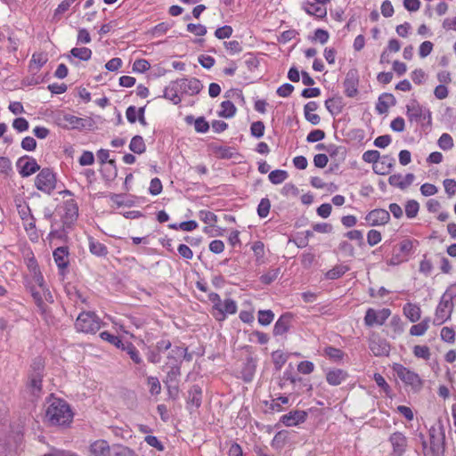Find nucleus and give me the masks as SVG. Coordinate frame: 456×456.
<instances>
[{"label": "nucleus", "mask_w": 456, "mask_h": 456, "mask_svg": "<svg viewBox=\"0 0 456 456\" xmlns=\"http://www.w3.org/2000/svg\"><path fill=\"white\" fill-rule=\"evenodd\" d=\"M30 275L31 280L27 282V288L31 293V296L41 315L47 322H49L52 321V315L49 311V307L45 303V301L53 303V295L49 289L46 287L40 270L30 273Z\"/></svg>", "instance_id": "f257e3e1"}, {"label": "nucleus", "mask_w": 456, "mask_h": 456, "mask_svg": "<svg viewBox=\"0 0 456 456\" xmlns=\"http://www.w3.org/2000/svg\"><path fill=\"white\" fill-rule=\"evenodd\" d=\"M73 414L69 405L63 400L55 399L47 407L45 419L52 426H65L71 422Z\"/></svg>", "instance_id": "f03ea898"}, {"label": "nucleus", "mask_w": 456, "mask_h": 456, "mask_svg": "<svg viewBox=\"0 0 456 456\" xmlns=\"http://www.w3.org/2000/svg\"><path fill=\"white\" fill-rule=\"evenodd\" d=\"M456 296V290L453 288H448L441 297L440 302L436 306L433 324L436 326L442 325L451 319L453 310L452 299Z\"/></svg>", "instance_id": "7ed1b4c3"}, {"label": "nucleus", "mask_w": 456, "mask_h": 456, "mask_svg": "<svg viewBox=\"0 0 456 456\" xmlns=\"http://www.w3.org/2000/svg\"><path fill=\"white\" fill-rule=\"evenodd\" d=\"M101 327V319L93 312H82L75 322L77 331L83 333L94 334Z\"/></svg>", "instance_id": "20e7f679"}, {"label": "nucleus", "mask_w": 456, "mask_h": 456, "mask_svg": "<svg viewBox=\"0 0 456 456\" xmlns=\"http://www.w3.org/2000/svg\"><path fill=\"white\" fill-rule=\"evenodd\" d=\"M392 370L397 378L400 379L405 386L411 387L413 391L418 392L422 388L423 380L418 373L400 363H394Z\"/></svg>", "instance_id": "39448f33"}, {"label": "nucleus", "mask_w": 456, "mask_h": 456, "mask_svg": "<svg viewBox=\"0 0 456 456\" xmlns=\"http://www.w3.org/2000/svg\"><path fill=\"white\" fill-rule=\"evenodd\" d=\"M57 212L61 217L63 225L69 227L77 218L78 207L74 199L69 198L58 206Z\"/></svg>", "instance_id": "423d86ee"}, {"label": "nucleus", "mask_w": 456, "mask_h": 456, "mask_svg": "<svg viewBox=\"0 0 456 456\" xmlns=\"http://www.w3.org/2000/svg\"><path fill=\"white\" fill-rule=\"evenodd\" d=\"M406 116L410 122H420L422 119H428L431 124L432 117L428 109L421 106L415 99L411 100L406 105Z\"/></svg>", "instance_id": "0eeeda50"}, {"label": "nucleus", "mask_w": 456, "mask_h": 456, "mask_svg": "<svg viewBox=\"0 0 456 456\" xmlns=\"http://www.w3.org/2000/svg\"><path fill=\"white\" fill-rule=\"evenodd\" d=\"M35 184L37 190L51 194L56 187V177L54 173L49 168H43L35 179Z\"/></svg>", "instance_id": "6e6552de"}, {"label": "nucleus", "mask_w": 456, "mask_h": 456, "mask_svg": "<svg viewBox=\"0 0 456 456\" xmlns=\"http://www.w3.org/2000/svg\"><path fill=\"white\" fill-rule=\"evenodd\" d=\"M412 241L404 240L401 241L397 248L394 249L391 258L387 261L390 265H398L403 262L407 261V256L412 250Z\"/></svg>", "instance_id": "1a4fd4ad"}, {"label": "nucleus", "mask_w": 456, "mask_h": 456, "mask_svg": "<svg viewBox=\"0 0 456 456\" xmlns=\"http://www.w3.org/2000/svg\"><path fill=\"white\" fill-rule=\"evenodd\" d=\"M175 84V86H177L178 91L181 93V94H188V95H195L198 94L201 89L203 88V86L201 82L195 77L192 78H181L174 81Z\"/></svg>", "instance_id": "9d476101"}, {"label": "nucleus", "mask_w": 456, "mask_h": 456, "mask_svg": "<svg viewBox=\"0 0 456 456\" xmlns=\"http://www.w3.org/2000/svg\"><path fill=\"white\" fill-rule=\"evenodd\" d=\"M390 315L391 310L388 308H383L379 311L369 308L364 316V323L368 327L383 325Z\"/></svg>", "instance_id": "9b49d317"}, {"label": "nucleus", "mask_w": 456, "mask_h": 456, "mask_svg": "<svg viewBox=\"0 0 456 456\" xmlns=\"http://www.w3.org/2000/svg\"><path fill=\"white\" fill-rule=\"evenodd\" d=\"M117 444L110 445L106 440H96L89 446L88 456H115Z\"/></svg>", "instance_id": "f8f14e48"}, {"label": "nucleus", "mask_w": 456, "mask_h": 456, "mask_svg": "<svg viewBox=\"0 0 456 456\" xmlns=\"http://www.w3.org/2000/svg\"><path fill=\"white\" fill-rule=\"evenodd\" d=\"M392 446L393 456H403L407 450L408 439L402 432L396 431L390 435L388 438Z\"/></svg>", "instance_id": "ddd939ff"}, {"label": "nucleus", "mask_w": 456, "mask_h": 456, "mask_svg": "<svg viewBox=\"0 0 456 456\" xmlns=\"http://www.w3.org/2000/svg\"><path fill=\"white\" fill-rule=\"evenodd\" d=\"M16 165L22 177H28L40 169L36 159L28 156L20 158Z\"/></svg>", "instance_id": "4468645a"}, {"label": "nucleus", "mask_w": 456, "mask_h": 456, "mask_svg": "<svg viewBox=\"0 0 456 456\" xmlns=\"http://www.w3.org/2000/svg\"><path fill=\"white\" fill-rule=\"evenodd\" d=\"M345 94L347 97L353 98L358 94L359 75L356 69H350L344 80Z\"/></svg>", "instance_id": "2eb2a0df"}, {"label": "nucleus", "mask_w": 456, "mask_h": 456, "mask_svg": "<svg viewBox=\"0 0 456 456\" xmlns=\"http://www.w3.org/2000/svg\"><path fill=\"white\" fill-rule=\"evenodd\" d=\"M68 247H58L53 253V260L59 269V273L64 275L69 265Z\"/></svg>", "instance_id": "dca6fc26"}, {"label": "nucleus", "mask_w": 456, "mask_h": 456, "mask_svg": "<svg viewBox=\"0 0 456 456\" xmlns=\"http://www.w3.org/2000/svg\"><path fill=\"white\" fill-rule=\"evenodd\" d=\"M365 220L371 226L384 225L390 220V214L387 210L377 208L369 212Z\"/></svg>", "instance_id": "f3484780"}, {"label": "nucleus", "mask_w": 456, "mask_h": 456, "mask_svg": "<svg viewBox=\"0 0 456 456\" xmlns=\"http://www.w3.org/2000/svg\"><path fill=\"white\" fill-rule=\"evenodd\" d=\"M238 309L237 303L232 298H225L222 301L221 306L213 313L215 318L221 322L225 320L227 314H236Z\"/></svg>", "instance_id": "a211bd4d"}, {"label": "nucleus", "mask_w": 456, "mask_h": 456, "mask_svg": "<svg viewBox=\"0 0 456 456\" xmlns=\"http://www.w3.org/2000/svg\"><path fill=\"white\" fill-rule=\"evenodd\" d=\"M307 418V412L305 411L296 410L291 411L287 414H284L281 418V421L286 427H294L305 421Z\"/></svg>", "instance_id": "6ab92c4d"}, {"label": "nucleus", "mask_w": 456, "mask_h": 456, "mask_svg": "<svg viewBox=\"0 0 456 456\" xmlns=\"http://www.w3.org/2000/svg\"><path fill=\"white\" fill-rule=\"evenodd\" d=\"M395 159L390 155H384L382 157L379 156V160L373 166V170L378 175H387L391 172L393 167L395 166Z\"/></svg>", "instance_id": "aec40b11"}, {"label": "nucleus", "mask_w": 456, "mask_h": 456, "mask_svg": "<svg viewBox=\"0 0 456 456\" xmlns=\"http://www.w3.org/2000/svg\"><path fill=\"white\" fill-rule=\"evenodd\" d=\"M369 347L375 356L387 355L390 351L387 342L379 337H373L370 339Z\"/></svg>", "instance_id": "412c9836"}, {"label": "nucleus", "mask_w": 456, "mask_h": 456, "mask_svg": "<svg viewBox=\"0 0 456 456\" xmlns=\"http://www.w3.org/2000/svg\"><path fill=\"white\" fill-rule=\"evenodd\" d=\"M414 178L413 174H407L405 176H403L401 174H395L389 176L388 183L394 187L404 190L413 183Z\"/></svg>", "instance_id": "4be33fe9"}, {"label": "nucleus", "mask_w": 456, "mask_h": 456, "mask_svg": "<svg viewBox=\"0 0 456 456\" xmlns=\"http://www.w3.org/2000/svg\"><path fill=\"white\" fill-rule=\"evenodd\" d=\"M348 378L346 370L341 369H330L326 373V381L330 386H339Z\"/></svg>", "instance_id": "5701e85b"}, {"label": "nucleus", "mask_w": 456, "mask_h": 456, "mask_svg": "<svg viewBox=\"0 0 456 456\" xmlns=\"http://www.w3.org/2000/svg\"><path fill=\"white\" fill-rule=\"evenodd\" d=\"M59 125L66 129H76L84 126V119L71 114H64L59 118Z\"/></svg>", "instance_id": "b1692460"}, {"label": "nucleus", "mask_w": 456, "mask_h": 456, "mask_svg": "<svg viewBox=\"0 0 456 456\" xmlns=\"http://www.w3.org/2000/svg\"><path fill=\"white\" fill-rule=\"evenodd\" d=\"M88 248L90 253L98 257H105L109 253L107 247L93 237L88 238Z\"/></svg>", "instance_id": "393cba45"}, {"label": "nucleus", "mask_w": 456, "mask_h": 456, "mask_svg": "<svg viewBox=\"0 0 456 456\" xmlns=\"http://www.w3.org/2000/svg\"><path fill=\"white\" fill-rule=\"evenodd\" d=\"M290 321H291L290 314H282L274 324L273 334L275 336H280V335H283L284 333H286L289 329Z\"/></svg>", "instance_id": "a878e982"}, {"label": "nucleus", "mask_w": 456, "mask_h": 456, "mask_svg": "<svg viewBox=\"0 0 456 456\" xmlns=\"http://www.w3.org/2000/svg\"><path fill=\"white\" fill-rule=\"evenodd\" d=\"M395 104V98L392 94H383L379 98L376 110L379 114H384L388 110L389 106Z\"/></svg>", "instance_id": "bb28decb"}, {"label": "nucleus", "mask_w": 456, "mask_h": 456, "mask_svg": "<svg viewBox=\"0 0 456 456\" xmlns=\"http://www.w3.org/2000/svg\"><path fill=\"white\" fill-rule=\"evenodd\" d=\"M318 108L315 102H309L304 107L305 119L313 125H318L321 121L320 116L314 113Z\"/></svg>", "instance_id": "cd10ccee"}, {"label": "nucleus", "mask_w": 456, "mask_h": 456, "mask_svg": "<svg viewBox=\"0 0 456 456\" xmlns=\"http://www.w3.org/2000/svg\"><path fill=\"white\" fill-rule=\"evenodd\" d=\"M430 439V450L434 453H439L444 451V435L441 434V436L436 435V429L432 428L429 430Z\"/></svg>", "instance_id": "c85d7f7f"}, {"label": "nucleus", "mask_w": 456, "mask_h": 456, "mask_svg": "<svg viewBox=\"0 0 456 456\" xmlns=\"http://www.w3.org/2000/svg\"><path fill=\"white\" fill-rule=\"evenodd\" d=\"M184 353V348L183 346H174L169 349L167 354V365H175L182 363V354Z\"/></svg>", "instance_id": "c756f323"}, {"label": "nucleus", "mask_w": 456, "mask_h": 456, "mask_svg": "<svg viewBox=\"0 0 456 456\" xmlns=\"http://www.w3.org/2000/svg\"><path fill=\"white\" fill-rule=\"evenodd\" d=\"M202 390L198 385H193L189 390L187 403L190 406L199 408L201 404Z\"/></svg>", "instance_id": "7c9ffc66"}, {"label": "nucleus", "mask_w": 456, "mask_h": 456, "mask_svg": "<svg viewBox=\"0 0 456 456\" xmlns=\"http://www.w3.org/2000/svg\"><path fill=\"white\" fill-rule=\"evenodd\" d=\"M403 314L411 322H416L420 319V307L412 303H407L403 305Z\"/></svg>", "instance_id": "2f4dec72"}, {"label": "nucleus", "mask_w": 456, "mask_h": 456, "mask_svg": "<svg viewBox=\"0 0 456 456\" xmlns=\"http://www.w3.org/2000/svg\"><path fill=\"white\" fill-rule=\"evenodd\" d=\"M123 345L120 349L126 352L135 364H142L143 362L138 349L134 344L129 341H125Z\"/></svg>", "instance_id": "473e14b6"}, {"label": "nucleus", "mask_w": 456, "mask_h": 456, "mask_svg": "<svg viewBox=\"0 0 456 456\" xmlns=\"http://www.w3.org/2000/svg\"><path fill=\"white\" fill-rule=\"evenodd\" d=\"M180 94L181 93L178 91L177 86H175V82H172L164 91V97L175 105L182 101Z\"/></svg>", "instance_id": "72a5a7b5"}, {"label": "nucleus", "mask_w": 456, "mask_h": 456, "mask_svg": "<svg viewBox=\"0 0 456 456\" xmlns=\"http://www.w3.org/2000/svg\"><path fill=\"white\" fill-rule=\"evenodd\" d=\"M304 10L309 15H314L317 18H324L327 15V10L325 7L319 6L316 3L307 2L305 4Z\"/></svg>", "instance_id": "f704fd0d"}, {"label": "nucleus", "mask_w": 456, "mask_h": 456, "mask_svg": "<svg viewBox=\"0 0 456 456\" xmlns=\"http://www.w3.org/2000/svg\"><path fill=\"white\" fill-rule=\"evenodd\" d=\"M92 51L87 47H74L70 50V56H68L69 60L72 61V57L77 58L81 61H88L91 59Z\"/></svg>", "instance_id": "c9c22d12"}, {"label": "nucleus", "mask_w": 456, "mask_h": 456, "mask_svg": "<svg viewBox=\"0 0 456 456\" xmlns=\"http://www.w3.org/2000/svg\"><path fill=\"white\" fill-rule=\"evenodd\" d=\"M218 116L225 118H232L236 114V107L231 101L222 102Z\"/></svg>", "instance_id": "e433bc0d"}, {"label": "nucleus", "mask_w": 456, "mask_h": 456, "mask_svg": "<svg viewBox=\"0 0 456 456\" xmlns=\"http://www.w3.org/2000/svg\"><path fill=\"white\" fill-rule=\"evenodd\" d=\"M129 149L135 154H142L145 152L146 145L143 138L140 135H134L129 143Z\"/></svg>", "instance_id": "4c0bfd02"}, {"label": "nucleus", "mask_w": 456, "mask_h": 456, "mask_svg": "<svg viewBox=\"0 0 456 456\" xmlns=\"http://www.w3.org/2000/svg\"><path fill=\"white\" fill-rule=\"evenodd\" d=\"M323 354L325 356H327L330 360L334 362H339L344 359L345 353L337 347L328 346L324 347Z\"/></svg>", "instance_id": "58836bf2"}, {"label": "nucleus", "mask_w": 456, "mask_h": 456, "mask_svg": "<svg viewBox=\"0 0 456 456\" xmlns=\"http://www.w3.org/2000/svg\"><path fill=\"white\" fill-rule=\"evenodd\" d=\"M430 319L425 318L421 322L414 324L410 329L411 336H423L429 328Z\"/></svg>", "instance_id": "ea45409f"}, {"label": "nucleus", "mask_w": 456, "mask_h": 456, "mask_svg": "<svg viewBox=\"0 0 456 456\" xmlns=\"http://www.w3.org/2000/svg\"><path fill=\"white\" fill-rule=\"evenodd\" d=\"M349 268L346 265H338L329 270L325 273V277L329 280H337L344 275Z\"/></svg>", "instance_id": "a19ab883"}, {"label": "nucleus", "mask_w": 456, "mask_h": 456, "mask_svg": "<svg viewBox=\"0 0 456 456\" xmlns=\"http://www.w3.org/2000/svg\"><path fill=\"white\" fill-rule=\"evenodd\" d=\"M268 178L272 183L280 184L288 178V173L281 169L273 170L269 174Z\"/></svg>", "instance_id": "79ce46f5"}, {"label": "nucleus", "mask_w": 456, "mask_h": 456, "mask_svg": "<svg viewBox=\"0 0 456 456\" xmlns=\"http://www.w3.org/2000/svg\"><path fill=\"white\" fill-rule=\"evenodd\" d=\"M100 337L103 340L108 341L109 343L114 345L116 347L119 349L121 348V346H124L123 344L125 341H123L119 337L115 336L108 331L101 332Z\"/></svg>", "instance_id": "37998d69"}, {"label": "nucleus", "mask_w": 456, "mask_h": 456, "mask_svg": "<svg viewBox=\"0 0 456 456\" xmlns=\"http://www.w3.org/2000/svg\"><path fill=\"white\" fill-rule=\"evenodd\" d=\"M437 144L443 151H449L454 145L452 137L447 133L442 134L438 139Z\"/></svg>", "instance_id": "c03bdc74"}, {"label": "nucleus", "mask_w": 456, "mask_h": 456, "mask_svg": "<svg viewBox=\"0 0 456 456\" xmlns=\"http://www.w3.org/2000/svg\"><path fill=\"white\" fill-rule=\"evenodd\" d=\"M272 358L276 370H281L288 360V356L280 350L274 351Z\"/></svg>", "instance_id": "a18cd8bd"}, {"label": "nucleus", "mask_w": 456, "mask_h": 456, "mask_svg": "<svg viewBox=\"0 0 456 456\" xmlns=\"http://www.w3.org/2000/svg\"><path fill=\"white\" fill-rule=\"evenodd\" d=\"M199 217L202 222L209 224L210 226H214L217 222L216 215L208 210H200L199 212Z\"/></svg>", "instance_id": "49530a36"}, {"label": "nucleus", "mask_w": 456, "mask_h": 456, "mask_svg": "<svg viewBox=\"0 0 456 456\" xmlns=\"http://www.w3.org/2000/svg\"><path fill=\"white\" fill-rule=\"evenodd\" d=\"M419 204L414 200H410L405 205V214L408 218H413L418 215Z\"/></svg>", "instance_id": "de8ad7c7"}, {"label": "nucleus", "mask_w": 456, "mask_h": 456, "mask_svg": "<svg viewBox=\"0 0 456 456\" xmlns=\"http://www.w3.org/2000/svg\"><path fill=\"white\" fill-rule=\"evenodd\" d=\"M274 318V314L271 310H260L258 312V322L263 326L269 325Z\"/></svg>", "instance_id": "09e8293b"}, {"label": "nucleus", "mask_w": 456, "mask_h": 456, "mask_svg": "<svg viewBox=\"0 0 456 456\" xmlns=\"http://www.w3.org/2000/svg\"><path fill=\"white\" fill-rule=\"evenodd\" d=\"M279 274V268L269 270L266 273H264L260 276V281L265 285L271 284L278 278Z\"/></svg>", "instance_id": "8fccbe9b"}, {"label": "nucleus", "mask_w": 456, "mask_h": 456, "mask_svg": "<svg viewBox=\"0 0 456 456\" xmlns=\"http://www.w3.org/2000/svg\"><path fill=\"white\" fill-rule=\"evenodd\" d=\"M413 354L417 358H421L424 360H428L430 358V349L428 346H415L413 347Z\"/></svg>", "instance_id": "3c124183"}, {"label": "nucleus", "mask_w": 456, "mask_h": 456, "mask_svg": "<svg viewBox=\"0 0 456 456\" xmlns=\"http://www.w3.org/2000/svg\"><path fill=\"white\" fill-rule=\"evenodd\" d=\"M29 386L32 388L33 394L41 391L42 387V374L40 372L33 373L30 377Z\"/></svg>", "instance_id": "603ef678"}, {"label": "nucleus", "mask_w": 456, "mask_h": 456, "mask_svg": "<svg viewBox=\"0 0 456 456\" xmlns=\"http://www.w3.org/2000/svg\"><path fill=\"white\" fill-rule=\"evenodd\" d=\"M271 202L267 198L261 200L257 207V214L261 218H265L270 212Z\"/></svg>", "instance_id": "864d4df0"}, {"label": "nucleus", "mask_w": 456, "mask_h": 456, "mask_svg": "<svg viewBox=\"0 0 456 456\" xmlns=\"http://www.w3.org/2000/svg\"><path fill=\"white\" fill-rule=\"evenodd\" d=\"M288 403H289L288 396H279V397L272 400L271 404H270V409L272 411H282V404H288Z\"/></svg>", "instance_id": "5fc2aeb1"}, {"label": "nucleus", "mask_w": 456, "mask_h": 456, "mask_svg": "<svg viewBox=\"0 0 456 456\" xmlns=\"http://www.w3.org/2000/svg\"><path fill=\"white\" fill-rule=\"evenodd\" d=\"M250 133L256 138H261L265 134V125L262 121H256L251 124Z\"/></svg>", "instance_id": "6e6d98bb"}, {"label": "nucleus", "mask_w": 456, "mask_h": 456, "mask_svg": "<svg viewBox=\"0 0 456 456\" xmlns=\"http://www.w3.org/2000/svg\"><path fill=\"white\" fill-rule=\"evenodd\" d=\"M232 32H233V29L231 26L224 25L221 28H218L215 31V36L218 39H225V38H229L232 35Z\"/></svg>", "instance_id": "4d7b16f0"}, {"label": "nucleus", "mask_w": 456, "mask_h": 456, "mask_svg": "<svg viewBox=\"0 0 456 456\" xmlns=\"http://www.w3.org/2000/svg\"><path fill=\"white\" fill-rule=\"evenodd\" d=\"M440 335H441L442 340H444V342L452 344L455 341V332H454L453 329H452V328L444 327L441 330Z\"/></svg>", "instance_id": "13d9d810"}, {"label": "nucleus", "mask_w": 456, "mask_h": 456, "mask_svg": "<svg viewBox=\"0 0 456 456\" xmlns=\"http://www.w3.org/2000/svg\"><path fill=\"white\" fill-rule=\"evenodd\" d=\"M151 68V64L144 59L135 60L133 64V70L140 73L147 71Z\"/></svg>", "instance_id": "bf43d9fd"}, {"label": "nucleus", "mask_w": 456, "mask_h": 456, "mask_svg": "<svg viewBox=\"0 0 456 456\" xmlns=\"http://www.w3.org/2000/svg\"><path fill=\"white\" fill-rule=\"evenodd\" d=\"M381 233L377 230H370L367 233V241L370 246H375L381 241Z\"/></svg>", "instance_id": "052dcab7"}, {"label": "nucleus", "mask_w": 456, "mask_h": 456, "mask_svg": "<svg viewBox=\"0 0 456 456\" xmlns=\"http://www.w3.org/2000/svg\"><path fill=\"white\" fill-rule=\"evenodd\" d=\"M379 152L378 151L370 150L367 151L362 154V159L367 163H372L373 166L377 163L379 159Z\"/></svg>", "instance_id": "680f3d73"}, {"label": "nucleus", "mask_w": 456, "mask_h": 456, "mask_svg": "<svg viewBox=\"0 0 456 456\" xmlns=\"http://www.w3.org/2000/svg\"><path fill=\"white\" fill-rule=\"evenodd\" d=\"M147 382L150 387V393L151 395H159L160 393L161 386L158 378L149 377Z\"/></svg>", "instance_id": "e2e57ef3"}, {"label": "nucleus", "mask_w": 456, "mask_h": 456, "mask_svg": "<svg viewBox=\"0 0 456 456\" xmlns=\"http://www.w3.org/2000/svg\"><path fill=\"white\" fill-rule=\"evenodd\" d=\"M171 346V341L167 338H162L157 341L154 348L161 354L162 353L169 350Z\"/></svg>", "instance_id": "0e129e2a"}, {"label": "nucleus", "mask_w": 456, "mask_h": 456, "mask_svg": "<svg viewBox=\"0 0 456 456\" xmlns=\"http://www.w3.org/2000/svg\"><path fill=\"white\" fill-rule=\"evenodd\" d=\"M194 128L198 133H207L209 129V124L203 117H200L194 120Z\"/></svg>", "instance_id": "69168bd1"}, {"label": "nucleus", "mask_w": 456, "mask_h": 456, "mask_svg": "<svg viewBox=\"0 0 456 456\" xmlns=\"http://www.w3.org/2000/svg\"><path fill=\"white\" fill-rule=\"evenodd\" d=\"M78 162L81 166H90L94 163V156L92 151H85L80 156Z\"/></svg>", "instance_id": "338daca9"}, {"label": "nucleus", "mask_w": 456, "mask_h": 456, "mask_svg": "<svg viewBox=\"0 0 456 456\" xmlns=\"http://www.w3.org/2000/svg\"><path fill=\"white\" fill-rule=\"evenodd\" d=\"M115 456H137V454L126 446L117 444Z\"/></svg>", "instance_id": "774afa93"}]
</instances>
